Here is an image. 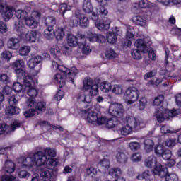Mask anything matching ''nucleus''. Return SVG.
<instances>
[{"label":"nucleus","mask_w":181,"mask_h":181,"mask_svg":"<svg viewBox=\"0 0 181 181\" xmlns=\"http://www.w3.org/2000/svg\"><path fill=\"white\" fill-rule=\"evenodd\" d=\"M105 57L107 59H109L110 60H112V59H115V57H117V53H115V51H114V49H107L105 53Z\"/></svg>","instance_id":"53"},{"label":"nucleus","mask_w":181,"mask_h":181,"mask_svg":"<svg viewBox=\"0 0 181 181\" xmlns=\"http://www.w3.org/2000/svg\"><path fill=\"white\" fill-rule=\"evenodd\" d=\"M45 25L47 28H53L56 25V18L49 16L45 18Z\"/></svg>","instance_id":"46"},{"label":"nucleus","mask_w":181,"mask_h":181,"mask_svg":"<svg viewBox=\"0 0 181 181\" xmlns=\"http://www.w3.org/2000/svg\"><path fill=\"white\" fill-rule=\"evenodd\" d=\"M98 113L95 112H89L87 115L86 121L89 124H94L98 119Z\"/></svg>","instance_id":"40"},{"label":"nucleus","mask_w":181,"mask_h":181,"mask_svg":"<svg viewBox=\"0 0 181 181\" xmlns=\"http://www.w3.org/2000/svg\"><path fill=\"white\" fill-rule=\"evenodd\" d=\"M89 90L90 95H97L98 94V85L94 83L92 86H90Z\"/></svg>","instance_id":"58"},{"label":"nucleus","mask_w":181,"mask_h":181,"mask_svg":"<svg viewBox=\"0 0 181 181\" xmlns=\"http://www.w3.org/2000/svg\"><path fill=\"white\" fill-rule=\"evenodd\" d=\"M112 93H113V94H117V95H119V94H122L123 91H124V88H122V86L121 85H112Z\"/></svg>","instance_id":"48"},{"label":"nucleus","mask_w":181,"mask_h":181,"mask_svg":"<svg viewBox=\"0 0 181 181\" xmlns=\"http://www.w3.org/2000/svg\"><path fill=\"white\" fill-rule=\"evenodd\" d=\"M78 37H79L81 42L79 47L82 49L83 54H90V53H91V47L88 45L87 39H88L89 42H92L93 43H94V42H98V43H104L106 40L104 35L94 33L93 30H90L86 32V36L84 34L78 33Z\"/></svg>","instance_id":"4"},{"label":"nucleus","mask_w":181,"mask_h":181,"mask_svg":"<svg viewBox=\"0 0 181 181\" xmlns=\"http://www.w3.org/2000/svg\"><path fill=\"white\" fill-rule=\"evenodd\" d=\"M70 1H67L66 3H63L60 4L59 7V13L64 17V13L67 12V11L71 10L73 8V0H69Z\"/></svg>","instance_id":"32"},{"label":"nucleus","mask_w":181,"mask_h":181,"mask_svg":"<svg viewBox=\"0 0 181 181\" xmlns=\"http://www.w3.org/2000/svg\"><path fill=\"white\" fill-rule=\"evenodd\" d=\"M18 128H21V123L17 121L13 122L10 127L6 124H0V135H2V134H5V132L6 134H8V132H9L8 129H9L12 132H13V131H15V129H18Z\"/></svg>","instance_id":"25"},{"label":"nucleus","mask_w":181,"mask_h":181,"mask_svg":"<svg viewBox=\"0 0 181 181\" xmlns=\"http://www.w3.org/2000/svg\"><path fill=\"white\" fill-rule=\"evenodd\" d=\"M81 26V28H88L90 25V20L88 18L86 17L84 14L76 11L74 16H72L70 21L69 26L71 28H76L77 26Z\"/></svg>","instance_id":"15"},{"label":"nucleus","mask_w":181,"mask_h":181,"mask_svg":"<svg viewBox=\"0 0 181 181\" xmlns=\"http://www.w3.org/2000/svg\"><path fill=\"white\" fill-rule=\"evenodd\" d=\"M148 103V100H146V98L142 97L139 100V108L140 111H143V110H145V107H146V104Z\"/></svg>","instance_id":"60"},{"label":"nucleus","mask_w":181,"mask_h":181,"mask_svg":"<svg viewBox=\"0 0 181 181\" xmlns=\"http://www.w3.org/2000/svg\"><path fill=\"white\" fill-rule=\"evenodd\" d=\"M14 30L16 35L23 42H28V43H35L37 39V32L30 30L26 33L25 25L22 23H16L15 24Z\"/></svg>","instance_id":"8"},{"label":"nucleus","mask_w":181,"mask_h":181,"mask_svg":"<svg viewBox=\"0 0 181 181\" xmlns=\"http://www.w3.org/2000/svg\"><path fill=\"white\" fill-rule=\"evenodd\" d=\"M151 43L149 37L136 40L134 46L136 47L137 49H133L131 52L133 59H134V60H141V59H142L141 53H148V46H150Z\"/></svg>","instance_id":"9"},{"label":"nucleus","mask_w":181,"mask_h":181,"mask_svg":"<svg viewBox=\"0 0 181 181\" xmlns=\"http://www.w3.org/2000/svg\"><path fill=\"white\" fill-rule=\"evenodd\" d=\"M123 98L126 104L131 105V104H134V103L138 101L139 98V90L134 86L129 87L126 90Z\"/></svg>","instance_id":"17"},{"label":"nucleus","mask_w":181,"mask_h":181,"mask_svg":"<svg viewBox=\"0 0 181 181\" xmlns=\"http://www.w3.org/2000/svg\"><path fill=\"white\" fill-rule=\"evenodd\" d=\"M44 36L48 40L54 37V29L52 27H47L44 31Z\"/></svg>","instance_id":"42"},{"label":"nucleus","mask_w":181,"mask_h":181,"mask_svg":"<svg viewBox=\"0 0 181 181\" xmlns=\"http://www.w3.org/2000/svg\"><path fill=\"white\" fill-rule=\"evenodd\" d=\"M147 9L146 12V16H155L158 12V6L153 3H151L148 0H139V4L135 3L134 7Z\"/></svg>","instance_id":"16"},{"label":"nucleus","mask_w":181,"mask_h":181,"mask_svg":"<svg viewBox=\"0 0 181 181\" xmlns=\"http://www.w3.org/2000/svg\"><path fill=\"white\" fill-rule=\"evenodd\" d=\"M158 4L163 6H170L173 5H181V0H157Z\"/></svg>","instance_id":"38"},{"label":"nucleus","mask_w":181,"mask_h":181,"mask_svg":"<svg viewBox=\"0 0 181 181\" xmlns=\"http://www.w3.org/2000/svg\"><path fill=\"white\" fill-rule=\"evenodd\" d=\"M54 158L57 153L54 148H46L42 151H38L30 154L25 158H21L22 168H26L33 172H37L33 175L31 181H53V172L59 164L57 158H47V156Z\"/></svg>","instance_id":"1"},{"label":"nucleus","mask_w":181,"mask_h":181,"mask_svg":"<svg viewBox=\"0 0 181 181\" xmlns=\"http://www.w3.org/2000/svg\"><path fill=\"white\" fill-rule=\"evenodd\" d=\"M155 16H146V13L144 16H134L132 18V21L133 23L138 25L139 26H146L148 25V21H151Z\"/></svg>","instance_id":"21"},{"label":"nucleus","mask_w":181,"mask_h":181,"mask_svg":"<svg viewBox=\"0 0 181 181\" xmlns=\"http://www.w3.org/2000/svg\"><path fill=\"white\" fill-rule=\"evenodd\" d=\"M64 50H69V47L62 46L60 49L59 46L53 45L50 49V53L52 57H54V59L52 61L51 70L52 71H59L54 76V83L58 85L60 88L64 87L66 80V81L74 83V78L78 73V69L76 66L69 69L67 67L60 65L62 64V61L59 56L60 55V52L64 53Z\"/></svg>","instance_id":"2"},{"label":"nucleus","mask_w":181,"mask_h":181,"mask_svg":"<svg viewBox=\"0 0 181 181\" xmlns=\"http://www.w3.org/2000/svg\"><path fill=\"white\" fill-rule=\"evenodd\" d=\"M110 168V160L105 158L101 160L98 164V170L103 173H107Z\"/></svg>","instance_id":"33"},{"label":"nucleus","mask_w":181,"mask_h":181,"mask_svg":"<svg viewBox=\"0 0 181 181\" xmlns=\"http://www.w3.org/2000/svg\"><path fill=\"white\" fill-rule=\"evenodd\" d=\"M117 35H122V31L118 27L112 28L111 31L107 32L106 35V39L108 43H110V45H114L115 43H116Z\"/></svg>","instance_id":"22"},{"label":"nucleus","mask_w":181,"mask_h":181,"mask_svg":"<svg viewBox=\"0 0 181 181\" xmlns=\"http://www.w3.org/2000/svg\"><path fill=\"white\" fill-rule=\"evenodd\" d=\"M163 100H165V97L163 95H160L154 99L153 105L157 106L160 105L163 103Z\"/></svg>","instance_id":"63"},{"label":"nucleus","mask_w":181,"mask_h":181,"mask_svg":"<svg viewBox=\"0 0 181 181\" xmlns=\"http://www.w3.org/2000/svg\"><path fill=\"white\" fill-rule=\"evenodd\" d=\"M154 150L157 156H162L164 160H168L167 163V166H168V168H172V166H175V165H176V160H175V158H172V151L169 149L165 148L163 145L158 144L155 147Z\"/></svg>","instance_id":"13"},{"label":"nucleus","mask_w":181,"mask_h":181,"mask_svg":"<svg viewBox=\"0 0 181 181\" xmlns=\"http://www.w3.org/2000/svg\"><path fill=\"white\" fill-rule=\"evenodd\" d=\"M5 11H4V10ZM2 12L1 15L4 21L8 22L12 16H13V13L15 12V8L12 6H5L0 4V13Z\"/></svg>","instance_id":"23"},{"label":"nucleus","mask_w":181,"mask_h":181,"mask_svg":"<svg viewBox=\"0 0 181 181\" xmlns=\"http://www.w3.org/2000/svg\"><path fill=\"white\" fill-rule=\"evenodd\" d=\"M86 175L90 177H95V175H97V169L94 168V167H90L86 170Z\"/></svg>","instance_id":"57"},{"label":"nucleus","mask_w":181,"mask_h":181,"mask_svg":"<svg viewBox=\"0 0 181 181\" xmlns=\"http://www.w3.org/2000/svg\"><path fill=\"white\" fill-rule=\"evenodd\" d=\"M178 114H180V110L179 109H173L170 110L160 107L156 109L155 115L158 122L160 124L161 122H163V121H169L170 118L176 117Z\"/></svg>","instance_id":"11"},{"label":"nucleus","mask_w":181,"mask_h":181,"mask_svg":"<svg viewBox=\"0 0 181 181\" xmlns=\"http://www.w3.org/2000/svg\"><path fill=\"white\" fill-rule=\"evenodd\" d=\"M158 73V71L156 69L151 70L150 72L146 73L144 76V80H148V78H152V77H155L156 76V74Z\"/></svg>","instance_id":"62"},{"label":"nucleus","mask_w":181,"mask_h":181,"mask_svg":"<svg viewBox=\"0 0 181 181\" xmlns=\"http://www.w3.org/2000/svg\"><path fill=\"white\" fill-rule=\"evenodd\" d=\"M0 81L3 84H9L11 83V77L6 74H0Z\"/></svg>","instance_id":"55"},{"label":"nucleus","mask_w":181,"mask_h":181,"mask_svg":"<svg viewBox=\"0 0 181 181\" xmlns=\"http://www.w3.org/2000/svg\"><path fill=\"white\" fill-rule=\"evenodd\" d=\"M138 180L152 181L153 180V175L150 170H146L142 174L137 176Z\"/></svg>","instance_id":"35"},{"label":"nucleus","mask_w":181,"mask_h":181,"mask_svg":"<svg viewBox=\"0 0 181 181\" xmlns=\"http://www.w3.org/2000/svg\"><path fill=\"white\" fill-rule=\"evenodd\" d=\"M21 112V109L16 107L15 105H10L6 107L5 115L8 117H12V115H18Z\"/></svg>","instance_id":"31"},{"label":"nucleus","mask_w":181,"mask_h":181,"mask_svg":"<svg viewBox=\"0 0 181 181\" xmlns=\"http://www.w3.org/2000/svg\"><path fill=\"white\" fill-rule=\"evenodd\" d=\"M144 165L146 168H148L150 169L151 168L154 167L153 170H155V168H156V165H160V163H158V160L156 159V157H155V156H150L145 159Z\"/></svg>","instance_id":"28"},{"label":"nucleus","mask_w":181,"mask_h":181,"mask_svg":"<svg viewBox=\"0 0 181 181\" xmlns=\"http://www.w3.org/2000/svg\"><path fill=\"white\" fill-rule=\"evenodd\" d=\"M164 144L165 146H168V148H173V146H176V144H177V139H176V138H170L167 139Z\"/></svg>","instance_id":"52"},{"label":"nucleus","mask_w":181,"mask_h":181,"mask_svg":"<svg viewBox=\"0 0 181 181\" xmlns=\"http://www.w3.org/2000/svg\"><path fill=\"white\" fill-rule=\"evenodd\" d=\"M0 181H19V179L12 175H3Z\"/></svg>","instance_id":"51"},{"label":"nucleus","mask_w":181,"mask_h":181,"mask_svg":"<svg viewBox=\"0 0 181 181\" xmlns=\"http://www.w3.org/2000/svg\"><path fill=\"white\" fill-rule=\"evenodd\" d=\"M42 62V57L39 55H37L34 57H32L28 62V66L31 69L30 73L31 76H37L39 73H40V70H42V66L38 65Z\"/></svg>","instance_id":"19"},{"label":"nucleus","mask_w":181,"mask_h":181,"mask_svg":"<svg viewBox=\"0 0 181 181\" xmlns=\"http://www.w3.org/2000/svg\"><path fill=\"white\" fill-rule=\"evenodd\" d=\"M124 112L122 104L112 103L109 107L108 114L113 117L106 120L107 128H114L119 125L122 118H124Z\"/></svg>","instance_id":"5"},{"label":"nucleus","mask_w":181,"mask_h":181,"mask_svg":"<svg viewBox=\"0 0 181 181\" xmlns=\"http://www.w3.org/2000/svg\"><path fill=\"white\" fill-rule=\"evenodd\" d=\"M13 90L15 93H17V95L23 97V93H25V85L23 81V85L19 82H16L13 84Z\"/></svg>","instance_id":"34"},{"label":"nucleus","mask_w":181,"mask_h":181,"mask_svg":"<svg viewBox=\"0 0 181 181\" xmlns=\"http://www.w3.org/2000/svg\"><path fill=\"white\" fill-rule=\"evenodd\" d=\"M55 36L57 40H62L64 37V30L62 28H58L54 31V37Z\"/></svg>","instance_id":"45"},{"label":"nucleus","mask_w":181,"mask_h":181,"mask_svg":"<svg viewBox=\"0 0 181 181\" xmlns=\"http://www.w3.org/2000/svg\"><path fill=\"white\" fill-rule=\"evenodd\" d=\"M94 8L91 4V0H84L83 3V10L86 13H91Z\"/></svg>","instance_id":"39"},{"label":"nucleus","mask_w":181,"mask_h":181,"mask_svg":"<svg viewBox=\"0 0 181 181\" xmlns=\"http://www.w3.org/2000/svg\"><path fill=\"white\" fill-rule=\"evenodd\" d=\"M129 148L133 152H135V151H138L141 148V143L138 141H132L129 144Z\"/></svg>","instance_id":"54"},{"label":"nucleus","mask_w":181,"mask_h":181,"mask_svg":"<svg viewBox=\"0 0 181 181\" xmlns=\"http://www.w3.org/2000/svg\"><path fill=\"white\" fill-rule=\"evenodd\" d=\"M122 173V172L121 171V168H112L109 170L110 176H112V177H115V179L121 177L120 175Z\"/></svg>","instance_id":"44"},{"label":"nucleus","mask_w":181,"mask_h":181,"mask_svg":"<svg viewBox=\"0 0 181 181\" xmlns=\"http://www.w3.org/2000/svg\"><path fill=\"white\" fill-rule=\"evenodd\" d=\"M165 69H161L160 71V77L158 78L156 81L150 80L147 83V86H153L155 87L156 86H163V87H167L169 83L168 81H165L168 80V78H175L177 77L179 78V81H181V69L178 71V74L175 75L173 73V70H175V65L173 63H170L171 62L170 56L169 55L170 51L168 49V47H165Z\"/></svg>","instance_id":"3"},{"label":"nucleus","mask_w":181,"mask_h":181,"mask_svg":"<svg viewBox=\"0 0 181 181\" xmlns=\"http://www.w3.org/2000/svg\"><path fill=\"white\" fill-rule=\"evenodd\" d=\"M3 170H5L6 173H13L15 172V163L11 160H6Z\"/></svg>","instance_id":"37"},{"label":"nucleus","mask_w":181,"mask_h":181,"mask_svg":"<svg viewBox=\"0 0 181 181\" xmlns=\"http://www.w3.org/2000/svg\"><path fill=\"white\" fill-rule=\"evenodd\" d=\"M100 88L103 93H110L112 90V85L108 81H103L100 83Z\"/></svg>","instance_id":"41"},{"label":"nucleus","mask_w":181,"mask_h":181,"mask_svg":"<svg viewBox=\"0 0 181 181\" xmlns=\"http://www.w3.org/2000/svg\"><path fill=\"white\" fill-rule=\"evenodd\" d=\"M31 48L30 46H23L19 49L18 53L20 56H28L30 53Z\"/></svg>","instance_id":"50"},{"label":"nucleus","mask_w":181,"mask_h":181,"mask_svg":"<svg viewBox=\"0 0 181 181\" xmlns=\"http://www.w3.org/2000/svg\"><path fill=\"white\" fill-rule=\"evenodd\" d=\"M95 25L99 30H108V29H110V25H111V20L109 18L100 20L99 21H95Z\"/></svg>","instance_id":"26"},{"label":"nucleus","mask_w":181,"mask_h":181,"mask_svg":"<svg viewBox=\"0 0 181 181\" xmlns=\"http://www.w3.org/2000/svg\"><path fill=\"white\" fill-rule=\"evenodd\" d=\"M13 69H14L15 74L17 78L25 80V77H30L29 74L25 71V62L22 59H18L13 62L11 64Z\"/></svg>","instance_id":"18"},{"label":"nucleus","mask_w":181,"mask_h":181,"mask_svg":"<svg viewBox=\"0 0 181 181\" xmlns=\"http://www.w3.org/2000/svg\"><path fill=\"white\" fill-rule=\"evenodd\" d=\"M144 149L146 152H151L153 151V141L146 139L144 140Z\"/></svg>","instance_id":"43"},{"label":"nucleus","mask_w":181,"mask_h":181,"mask_svg":"<svg viewBox=\"0 0 181 181\" xmlns=\"http://www.w3.org/2000/svg\"><path fill=\"white\" fill-rule=\"evenodd\" d=\"M26 103L28 107L35 108L37 114L46 111V103L45 102H39L37 103L35 98H29Z\"/></svg>","instance_id":"20"},{"label":"nucleus","mask_w":181,"mask_h":181,"mask_svg":"<svg viewBox=\"0 0 181 181\" xmlns=\"http://www.w3.org/2000/svg\"><path fill=\"white\" fill-rule=\"evenodd\" d=\"M120 124H122V125H124L119 130V134L123 136L129 135L134 129V131H138V129H141V128H142V127H141V122L132 116L123 117Z\"/></svg>","instance_id":"7"},{"label":"nucleus","mask_w":181,"mask_h":181,"mask_svg":"<svg viewBox=\"0 0 181 181\" xmlns=\"http://www.w3.org/2000/svg\"><path fill=\"white\" fill-rule=\"evenodd\" d=\"M64 97V91L59 90L54 97V100L56 101H61Z\"/></svg>","instance_id":"61"},{"label":"nucleus","mask_w":181,"mask_h":181,"mask_svg":"<svg viewBox=\"0 0 181 181\" xmlns=\"http://www.w3.org/2000/svg\"><path fill=\"white\" fill-rule=\"evenodd\" d=\"M83 83V88H85V90H90V88H91V87H93V85L94 84L93 79L90 78H85Z\"/></svg>","instance_id":"47"},{"label":"nucleus","mask_w":181,"mask_h":181,"mask_svg":"<svg viewBox=\"0 0 181 181\" xmlns=\"http://www.w3.org/2000/svg\"><path fill=\"white\" fill-rule=\"evenodd\" d=\"M1 57L2 59H4V60L9 62L11 59H12V52L6 50L1 53Z\"/></svg>","instance_id":"56"},{"label":"nucleus","mask_w":181,"mask_h":181,"mask_svg":"<svg viewBox=\"0 0 181 181\" xmlns=\"http://www.w3.org/2000/svg\"><path fill=\"white\" fill-rule=\"evenodd\" d=\"M160 132L163 135H166L168 134H173V133L177 132H174L173 130H172V128H170L169 127V125L165 124V125L161 126Z\"/></svg>","instance_id":"49"},{"label":"nucleus","mask_w":181,"mask_h":181,"mask_svg":"<svg viewBox=\"0 0 181 181\" xmlns=\"http://www.w3.org/2000/svg\"><path fill=\"white\" fill-rule=\"evenodd\" d=\"M116 159L118 163H121L122 165H124L128 162V157L127 156V154L124 153V151H118L116 155Z\"/></svg>","instance_id":"36"},{"label":"nucleus","mask_w":181,"mask_h":181,"mask_svg":"<svg viewBox=\"0 0 181 181\" xmlns=\"http://www.w3.org/2000/svg\"><path fill=\"white\" fill-rule=\"evenodd\" d=\"M132 40H135V35H134V28L131 25L127 26L126 40L122 42L123 46L129 47L132 45Z\"/></svg>","instance_id":"24"},{"label":"nucleus","mask_w":181,"mask_h":181,"mask_svg":"<svg viewBox=\"0 0 181 181\" xmlns=\"http://www.w3.org/2000/svg\"><path fill=\"white\" fill-rule=\"evenodd\" d=\"M153 173L159 177H165V181H181L179 180V176L176 173L169 174L168 168L162 164H158L153 170Z\"/></svg>","instance_id":"12"},{"label":"nucleus","mask_w":181,"mask_h":181,"mask_svg":"<svg viewBox=\"0 0 181 181\" xmlns=\"http://www.w3.org/2000/svg\"><path fill=\"white\" fill-rule=\"evenodd\" d=\"M95 122H96V124H98V125H106L107 118H105L103 116H100V115H98V119Z\"/></svg>","instance_id":"64"},{"label":"nucleus","mask_w":181,"mask_h":181,"mask_svg":"<svg viewBox=\"0 0 181 181\" xmlns=\"http://www.w3.org/2000/svg\"><path fill=\"white\" fill-rule=\"evenodd\" d=\"M40 127L43 129V131H50V129H59L62 131L63 127L56 125V124H50L49 122L46 121H42L40 123Z\"/></svg>","instance_id":"29"},{"label":"nucleus","mask_w":181,"mask_h":181,"mask_svg":"<svg viewBox=\"0 0 181 181\" xmlns=\"http://www.w3.org/2000/svg\"><path fill=\"white\" fill-rule=\"evenodd\" d=\"M29 13L26 11L19 9L16 11V16L18 19V21L15 23H23L29 26L30 29H36L39 26V20L40 19V12L34 11L31 13V16L28 17Z\"/></svg>","instance_id":"6"},{"label":"nucleus","mask_w":181,"mask_h":181,"mask_svg":"<svg viewBox=\"0 0 181 181\" xmlns=\"http://www.w3.org/2000/svg\"><path fill=\"white\" fill-rule=\"evenodd\" d=\"M23 84H24V92L23 96L28 95L30 98H36L37 97V94L39 92L37 89H36V84H37V79H34L32 76H27L23 79Z\"/></svg>","instance_id":"10"},{"label":"nucleus","mask_w":181,"mask_h":181,"mask_svg":"<svg viewBox=\"0 0 181 181\" xmlns=\"http://www.w3.org/2000/svg\"><path fill=\"white\" fill-rule=\"evenodd\" d=\"M76 98L78 103H83V104H84L85 109H76L74 112H73L74 109H71V112L74 114V115H78V114H81V115L87 114L88 110L91 108V104L90 103H91V95L79 93L76 95Z\"/></svg>","instance_id":"14"},{"label":"nucleus","mask_w":181,"mask_h":181,"mask_svg":"<svg viewBox=\"0 0 181 181\" xmlns=\"http://www.w3.org/2000/svg\"><path fill=\"white\" fill-rule=\"evenodd\" d=\"M21 40L16 37H11L8 40L7 47L12 50H18L21 47Z\"/></svg>","instance_id":"30"},{"label":"nucleus","mask_w":181,"mask_h":181,"mask_svg":"<svg viewBox=\"0 0 181 181\" xmlns=\"http://www.w3.org/2000/svg\"><path fill=\"white\" fill-rule=\"evenodd\" d=\"M81 40L78 37V34L77 36H74L72 34H68L67 36V43L70 47H76V46H80L81 45Z\"/></svg>","instance_id":"27"},{"label":"nucleus","mask_w":181,"mask_h":181,"mask_svg":"<svg viewBox=\"0 0 181 181\" xmlns=\"http://www.w3.org/2000/svg\"><path fill=\"white\" fill-rule=\"evenodd\" d=\"M132 162H141L142 160V155L140 153H134L131 157Z\"/></svg>","instance_id":"59"}]
</instances>
